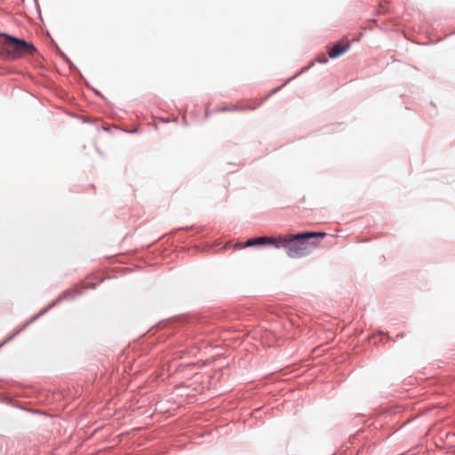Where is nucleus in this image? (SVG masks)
<instances>
[{
  "instance_id": "nucleus-1",
  "label": "nucleus",
  "mask_w": 455,
  "mask_h": 455,
  "mask_svg": "<svg viewBox=\"0 0 455 455\" xmlns=\"http://www.w3.org/2000/svg\"><path fill=\"white\" fill-rule=\"evenodd\" d=\"M327 234L324 232L281 235H279L280 248H285L288 256L291 258L303 257L317 245L315 242H310V239L323 238Z\"/></svg>"
},
{
  "instance_id": "nucleus-2",
  "label": "nucleus",
  "mask_w": 455,
  "mask_h": 455,
  "mask_svg": "<svg viewBox=\"0 0 455 455\" xmlns=\"http://www.w3.org/2000/svg\"><path fill=\"white\" fill-rule=\"evenodd\" d=\"M3 37L0 56L5 60H18L27 56H34L36 53V47L25 40L11 36L6 34Z\"/></svg>"
},
{
  "instance_id": "nucleus-3",
  "label": "nucleus",
  "mask_w": 455,
  "mask_h": 455,
  "mask_svg": "<svg viewBox=\"0 0 455 455\" xmlns=\"http://www.w3.org/2000/svg\"><path fill=\"white\" fill-rule=\"evenodd\" d=\"M350 47V43L347 39H342L340 43L334 44L328 50V54L331 59L337 58L346 52Z\"/></svg>"
},
{
  "instance_id": "nucleus-4",
  "label": "nucleus",
  "mask_w": 455,
  "mask_h": 455,
  "mask_svg": "<svg viewBox=\"0 0 455 455\" xmlns=\"http://www.w3.org/2000/svg\"><path fill=\"white\" fill-rule=\"evenodd\" d=\"M257 245L272 244L276 248H280L279 235L274 236H260L256 238Z\"/></svg>"
},
{
  "instance_id": "nucleus-5",
  "label": "nucleus",
  "mask_w": 455,
  "mask_h": 455,
  "mask_svg": "<svg viewBox=\"0 0 455 455\" xmlns=\"http://www.w3.org/2000/svg\"><path fill=\"white\" fill-rule=\"evenodd\" d=\"M253 245H257L256 238L247 240V242L244 244L237 243L236 247L244 248V247H249V246H253Z\"/></svg>"
}]
</instances>
